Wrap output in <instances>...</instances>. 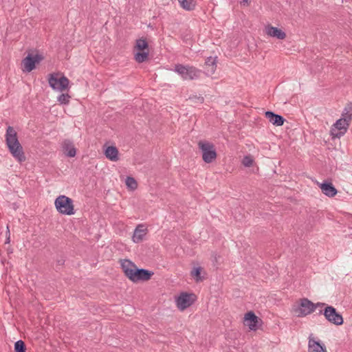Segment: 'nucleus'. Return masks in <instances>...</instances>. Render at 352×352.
I'll return each mask as SVG.
<instances>
[{
  "mask_svg": "<svg viewBox=\"0 0 352 352\" xmlns=\"http://www.w3.org/2000/svg\"><path fill=\"white\" fill-rule=\"evenodd\" d=\"M43 57L41 54L32 55L29 54L23 60L22 65H23V71L30 72L36 67V64L39 63Z\"/></svg>",
  "mask_w": 352,
  "mask_h": 352,
  "instance_id": "11",
  "label": "nucleus"
},
{
  "mask_svg": "<svg viewBox=\"0 0 352 352\" xmlns=\"http://www.w3.org/2000/svg\"><path fill=\"white\" fill-rule=\"evenodd\" d=\"M121 267L124 275L132 281L138 268L137 266L131 261L125 259L122 262Z\"/></svg>",
  "mask_w": 352,
  "mask_h": 352,
  "instance_id": "12",
  "label": "nucleus"
},
{
  "mask_svg": "<svg viewBox=\"0 0 352 352\" xmlns=\"http://www.w3.org/2000/svg\"><path fill=\"white\" fill-rule=\"evenodd\" d=\"M134 48L137 50L134 58L138 63H144L148 60L149 55L148 43L145 38H140L137 39Z\"/></svg>",
  "mask_w": 352,
  "mask_h": 352,
  "instance_id": "4",
  "label": "nucleus"
},
{
  "mask_svg": "<svg viewBox=\"0 0 352 352\" xmlns=\"http://www.w3.org/2000/svg\"><path fill=\"white\" fill-rule=\"evenodd\" d=\"M54 204L57 211L60 214L72 215L75 213L73 200L65 195L58 196Z\"/></svg>",
  "mask_w": 352,
  "mask_h": 352,
  "instance_id": "3",
  "label": "nucleus"
},
{
  "mask_svg": "<svg viewBox=\"0 0 352 352\" xmlns=\"http://www.w3.org/2000/svg\"><path fill=\"white\" fill-rule=\"evenodd\" d=\"M6 142L10 153L17 162L21 163L25 161L26 157L23 146L18 140L17 133L11 126L6 129Z\"/></svg>",
  "mask_w": 352,
  "mask_h": 352,
  "instance_id": "1",
  "label": "nucleus"
},
{
  "mask_svg": "<svg viewBox=\"0 0 352 352\" xmlns=\"http://www.w3.org/2000/svg\"><path fill=\"white\" fill-rule=\"evenodd\" d=\"M265 118L274 125L280 126L283 125L285 120V118L278 114H276L271 111H267L265 113Z\"/></svg>",
  "mask_w": 352,
  "mask_h": 352,
  "instance_id": "15",
  "label": "nucleus"
},
{
  "mask_svg": "<svg viewBox=\"0 0 352 352\" xmlns=\"http://www.w3.org/2000/svg\"><path fill=\"white\" fill-rule=\"evenodd\" d=\"M253 159L251 156H245L242 160V164L246 167H250L253 164Z\"/></svg>",
  "mask_w": 352,
  "mask_h": 352,
  "instance_id": "29",
  "label": "nucleus"
},
{
  "mask_svg": "<svg viewBox=\"0 0 352 352\" xmlns=\"http://www.w3.org/2000/svg\"><path fill=\"white\" fill-rule=\"evenodd\" d=\"M319 314H323L327 320L333 324L338 326L344 322L342 316L331 305L326 306L323 310L320 311Z\"/></svg>",
  "mask_w": 352,
  "mask_h": 352,
  "instance_id": "6",
  "label": "nucleus"
},
{
  "mask_svg": "<svg viewBox=\"0 0 352 352\" xmlns=\"http://www.w3.org/2000/svg\"><path fill=\"white\" fill-rule=\"evenodd\" d=\"M314 305H315V309L318 307H326V306H329L328 305H327L326 303L324 302H317V303H314Z\"/></svg>",
  "mask_w": 352,
  "mask_h": 352,
  "instance_id": "32",
  "label": "nucleus"
},
{
  "mask_svg": "<svg viewBox=\"0 0 352 352\" xmlns=\"http://www.w3.org/2000/svg\"><path fill=\"white\" fill-rule=\"evenodd\" d=\"M320 187L321 188L322 192L327 196L329 197H334L337 192L338 190L335 188V186L333 185V184L330 182L324 181L322 182Z\"/></svg>",
  "mask_w": 352,
  "mask_h": 352,
  "instance_id": "17",
  "label": "nucleus"
},
{
  "mask_svg": "<svg viewBox=\"0 0 352 352\" xmlns=\"http://www.w3.org/2000/svg\"><path fill=\"white\" fill-rule=\"evenodd\" d=\"M217 57L209 56L206 58L205 64L206 66L209 67L210 69H208V72L213 74L217 67Z\"/></svg>",
  "mask_w": 352,
  "mask_h": 352,
  "instance_id": "23",
  "label": "nucleus"
},
{
  "mask_svg": "<svg viewBox=\"0 0 352 352\" xmlns=\"http://www.w3.org/2000/svg\"><path fill=\"white\" fill-rule=\"evenodd\" d=\"M70 96L67 94H61L58 97V101L63 104H67L69 102Z\"/></svg>",
  "mask_w": 352,
  "mask_h": 352,
  "instance_id": "28",
  "label": "nucleus"
},
{
  "mask_svg": "<svg viewBox=\"0 0 352 352\" xmlns=\"http://www.w3.org/2000/svg\"><path fill=\"white\" fill-rule=\"evenodd\" d=\"M190 100H192V101L195 102H198V103H203L204 101V98L203 96H196V95H194L192 96H190L189 98Z\"/></svg>",
  "mask_w": 352,
  "mask_h": 352,
  "instance_id": "30",
  "label": "nucleus"
},
{
  "mask_svg": "<svg viewBox=\"0 0 352 352\" xmlns=\"http://www.w3.org/2000/svg\"><path fill=\"white\" fill-rule=\"evenodd\" d=\"M294 311L298 317H305L315 311V305L308 298H303L300 299L299 305L294 308Z\"/></svg>",
  "mask_w": 352,
  "mask_h": 352,
  "instance_id": "7",
  "label": "nucleus"
},
{
  "mask_svg": "<svg viewBox=\"0 0 352 352\" xmlns=\"http://www.w3.org/2000/svg\"><path fill=\"white\" fill-rule=\"evenodd\" d=\"M261 320L255 315V314L250 311L245 314L244 324L248 326L250 330H256L258 327V322Z\"/></svg>",
  "mask_w": 352,
  "mask_h": 352,
  "instance_id": "13",
  "label": "nucleus"
},
{
  "mask_svg": "<svg viewBox=\"0 0 352 352\" xmlns=\"http://www.w3.org/2000/svg\"><path fill=\"white\" fill-rule=\"evenodd\" d=\"M199 148L202 152V158L206 163H211L217 157V152L214 145L208 141H199Z\"/></svg>",
  "mask_w": 352,
  "mask_h": 352,
  "instance_id": "5",
  "label": "nucleus"
},
{
  "mask_svg": "<svg viewBox=\"0 0 352 352\" xmlns=\"http://www.w3.org/2000/svg\"><path fill=\"white\" fill-rule=\"evenodd\" d=\"M202 273L206 274L201 267H196L192 269L190 272V275L194 278L197 283L201 282L204 280V276H202Z\"/></svg>",
  "mask_w": 352,
  "mask_h": 352,
  "instance_id": "22",
  "label": "nucleus"
},
{
  "mask_svg": "<svg viewBox=\"0 0 352 352\" xmlns=\"http://www.w3.org/2000/svg\"><path fill=\"white\" fill-rule=\"evenodd\" d=\"M265 30L266 34L271 37H274L280 40H283L286 37L285 32L278 28L268 25L266 27Z\"/></svg>",
  "mask_w": 352,
  "mask_h": 352,
  "instance_id": "18",
  "label": "nucleus"
},
{
  "mask_svg": "<svg viewBox=\"0 0 352 352\" xmlns=\"http://www.w3.org/2000/svg\"><path fill=\"white\" fill-rule=\"evenodd\" d=\"M194 294L182 292L176 299L177 307L180 310H184L191 306L195 300Z\"/></svg>",
  "mask_w": 352,
  "mask_h": 352,
  "instance_id": "10",
  "label": "nucleus"
},
{
  "mask_svg": "<svg viewBox=\"0 0 352 352\" xmlns=\"http://www.w3.org/2000/svg\"><path fill=\"white\" fill-rule=\"evenodd\" d=\"M64 151L66 152V155L69 157H73L76 154V150L74 146L73 143L69 140H65L63 145Z\"/></svg>",
  "mask_w": 352,
  "mask_h": 352,
  "instance_id": "21",
  "label": "nucleus"
},
{
  "mask_svg": "<svg viewBox=\"0 0 352 352\" xmlns=\"http://www.w3.org/2000/svg\"><path fill=\"white\" fill-rule=\"evenodd\" d=\"M342 118H346L348 121L351 122L352 118V103L350 102L346 104L345 108L344 109Z\"/></svg>",
  "mask_w": 352,
  "mask_h": 352,
  "instance_id": "25",
  "label": "nucleus"
},
{
  "mask_svg": "<svg viewBox=\"0 0 352 352\" xmlns=\"http://www.w3.org/2000/svg\"><path fill=\"white\" fill-rule=\"evenodd\" d=\"M14 352H25L26 351V346H25V342L21 340L16 341L14 343Z\"/></svg>",
  "mask_w": 352,
  "mask_h": 352,
  "instance_id": "26",
  "label": "nucleus"
},
{
  "mask_svg": "<svg viewBox=\"0 0 352 352\" xmlns=\"http://www.w3.org/2000/svg\"><path fill=\"white\" fill-rule=\"evenodd\" d=\"M104 155L111 161L116 162L118 160V150L116 146H108L105 149Z\"/></svg>",
  "mask_w": 352,
  "mask_h": 352,
  "instance_id": "20",
  "label": "nucleus"
},
{
  "mask_svg": "<svg viewBox=\"0 0 352 352\" xmlns=\"http://www.w3.org/2000/svg\"><path fill=\"white\" fill-rule=\"evenodd\" d=\"M146 231L147 230L144 225L139 224L133 232V234L132 236L133 241L135 243H140L146 235Z\"/></svg>",
  "mask_w": 352,
  "mask_h": 352,
  "instance_id": "16",
  "label": "nucleus"
},
{
  "mask_svg": "<svg viewBox=\"0 0 352 352\" xmlns=\"http://www.w3.org/2000/svg\"><path fill=\"white\" fill-rule=\"evenodd\" d=\"M309 352H327V351L324 344L321 343L320 340L309 338Z\"/></svg>",
  "mask_w": 352,
  "mask_h": 352,
  "instance_id": "19",
  "label": "nucleus"
},
{
  "mask_svg": "<svg viewBox=\"0 0 352 352\" xmlns=\"http://www.w3.org/2000/svg\"><path fill=\"white\" fill-rule=\"evenodd\" d=\"M126 185L128 188L134 190L137 188L138 184L135 179L132 177H127L126 179Z\"/></svg>",
  "mask_w": 352,
  "mask_h": 352,
  "instance_id": "27",
  "label": "nucleus"
},
{
  "mask_svg": "<svg viewBox=\"0 0 352 352\" xmlns=\"http://www.w3.org/2000/svg\"><path fill=\"white\" fill-rule=\"evenodd\" d=\"M174 71L186 80L198 79L201 74V71L195 67L182 64L175 65Z\"/></svg>",
  "mask_w": 352,
  "mask_h": 352,
  "instance_id": "2",
  "label": "nucleus"
},
{
  "mask_svg": "<svg viewBox=\"0 0 352 352\" xmlns=\"http://www.w3.org/2000/svg\"><path fill=\"white\" fill-rule=\"evenodd\" d=\"M180 6L186 10H192L195 7L194 0H178Z\"/></svg>",
  "mask_w": 352,
  "mask_h": 352,
  "instance_id": "24",
  "label": "nucleus"
},
{
  "mask_svg": "<svg viewBox=\"0 0 352 352\" xmlns=\"http://www.w3.org/2000/svg\"><path fill=\"white\" fill-rule=\"evenodd\" d=\"M153 274L154 273L152 271L148 270L137 268L134 277L132 279V282L138 283L139 281L148 280L151 279Z\"/></svg>",
  "mask_w": 352,
  "mask_h": 352,
  "instance_id": "14",
  "label": "nucleus"
},
{
  "mask_svg": "<svg viewBox=\"0 0 352 352\" xmlns=\"http://www.w3.org/2000/svg\"><path fill=\"white\" fill-rule=\"evenodd\" d=\"M69 79L63 76L58 78L55 74H50L49 78V85L54 90L63 91L65 90L69 85Z\"/></svg>",
  "mask_w": 352,
  "mask_h": 352,
  "instance_id": "9",
  "label": "nucleus"
},
{
  "mask_svg": "<svg viewBox=\"0 0 352 352\" xmlns=\"http://www.w3.org/2000/svg\"><path fill=\"white\" fill-rule=\"evenodd\" d=\"M350 122L346 118H342L338 119L332 126L331 129V135L333 138H340L344 135L347 131Z\"/></svg>",
  "mask_w": 352,
  "mask_h": 352,
  "instance_id": "8",
  "label": "nucleus"
},
{
  "mask_svg": "<svg viewBox=\"0 0 352 352\" xmlns=\"http://www.w3.org/2000/svg\"><path fill=\"white\" fill-rule=\"evenodd\" d=\"M7 228H8V227ZM6 235H7V236H6V243H9L10 241V233L9 229H8V230L6 232Z\"/></svg>",
  "mask_w": 352,
  "mask_h": 352,
  "instance_id": "33",
  "label": "nucleus"
},
{
  "mask_svg": "<svg viewBox=\"0 0 352 352\" xmlns=\"http://www.w3.org/2000/svg\"><path fill=\"white\" fill-rule=\"evenodd\" d=\"M65 259L63 256H60V258H58L56 259V264L58 266H63L65 263Z\"/></svg>",
  "mask_w": 352,
  "mask_h": 352,
  "instance_id": "31",
  "label": "nucleus"
}]
</instances>
